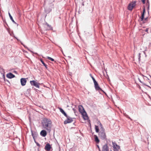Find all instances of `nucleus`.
Listing matches in <instances>:
<instances>
[{
	"label": "nucleus",
	"mask_w": 151,
	"mask_h": 151,
	"mask_svg": "<svg viewBox=\"0 0 151 151\" xmlns=\"http://www.w3.org/2000/svg\"><path fill=\"white\" fill-rule=\"evenodd\" d=\"M42 124V127L44 129L49 132H50L52 126V122L50 119L47 118L43 119Z\"/></svg>",
	"instance_id": "1"
},
{
	"label": "nucleus",
	"mask_w": 151,
	"mask_h": 151,
	"mask_svg": "<svg viewBox=\"0 0 151 151\" xmlns=\"http://www.w3.org/2000/svg\"><path fill=\"white\" fill-rule=\"evenodd\" d=\"M99 125L100 127H101V131L99 134V137L102 139H106V135L104 131V129L102 127V125L101 123H100Z\"/></svg>",
	"instance_id": "2"
},
{
	"label": "nucleus",
	"mask_w": 151,
	"mask_h": 151,
	"mask_svg": "<svg viewBox=\"0 0 151 151\" xmlns=\"http://www.w3.org/2000/svg\"><path fill=\"white\" fill-rule=\"evenodd\" d=\"M78 108L79 111L82 114L84 119L85 120L88 119V116L82 106L81 105L79 106Z\"/></svg>",
	"instance_id": "3"
},
{
	"label": "nucleus",
	"mask_w": 151,
	"mask_h": 151,
	"mask_svg": "<svg viewBox=\"0 0 151 151\" xmlns=\"http://www.w3.org/2000/svg\"><path fill=\"white\" fill-rule=\"evenodd\" d=\"M136 1H133L129 3L128 6V9L129 11H132V9L135 7L136 6Z\"/></svg>",
	"instance_id": "4"
},
{
	"label": "nucleus",
	"mask_w": 151,
	"mask_h": 151,
	"mask_svg": "<svg viewBox=\"0 0 151 151\" xmlns=\"http://www.w3.org/2000/svg\"><path fill=\"white\" fill-rule=\"evenodd\" d=\"M113 147L114 151H118L120 148V146L118 145L115 142H112Z\"/></svg>",
	"instance_id": "5"
},
{
	"label": "nucleus",
	"mask_w": 151,
	"mask_h": 151,
	"mask_svg": "<svg viewBox=\"0 0 151 151\" xmlns=\"http://www.w3.org/2000/svg\"><path fill=\"white\" fill-rule=\"evenodd\" d=\"M30 83L32 86H34L38 88H40L39 85L40 84L39 83L37 82L36 81L34 80L30 81Z\"/></svg>",
	"instance_id": "6"
},
{
	"label": "nucleus",
	"mask_w": 151,
	"mask_h": 151,
	"mask_svg": "<svg viewBox=\"0 0 151 151\" xmlns=\"http://www.w3.org/2000/svg\"><path fill=\"white\" fill-rule=\"evenodd\" d=\"M66 117H67V119L64 121V124H67L73 122V120L72 118L68 116L67 115V116Z\"/></svg>",
	"instance_id": "7"
},
{
	"label": "nucleus",
	"mask_w": 151,
	"mask_h": 151,
	"mask_svg": "<svg viewBox=\"0 0 151 151\" xmlns=\"http://www.w3.org/2000/svg\"><path fill=\"white\" fill-rule=\"evenodd\" d=\"M20 82L21 85L22 86H24L26 85L27 81L26 78H22L21 79Z\"/></svg>",
	"instance_id": "8"
},
{
	"label": "nucleus",
	"mask_w": 151,
	"mask_h": 151,
	"mask_svg": "<svg viewBox=\"0 0 151 151\" xmlns=\"http://www.w3.org/2000/svg\"><path fill=\"white\" fill-rule=\"evenodd\" d=\"M51 147L50 145L47 143L46 144L45 147V149L47 151H50L51 149Z\"/></svg>",
	"instance_id": "9"
},
{
	"label": "nucleus",
	"mask_w": 151,
	"mask_h": 151,
	"mask_svg": "<svg viewBox=\"0 0 151 151\" xmlns=\"http://www.w3.org/2000/svg\"><path fill=\"white\" fill-rule=\"evenodd\" d=\"M94 84L95 88L96 90L99 91H101L103 92V91L100 88L99 86L97 83H96V84L95 83Z\"/></svg>",
	"instance_id": "10"
},
{
	"label": "nucleus",
	"mask_w": 151,
	"mask_h": 151,
	"mask_svg": "<svg viewBox=\"0 0 151 151\" xmlns=\"http://www.w3.org/2000/svg\"><path fill=\"white\" fill-rule=\"evenodd\" d=\"M6 77L9 78H11L14 77L15 76L11 73H8L6 75Z\"/></svg>",
	"instance_id": "11"
},
{
	"label": "nucleus",
	"mask_w": 151,
	"mask_h": 151,
	"mask_svg": "<svg viewBox=\"0 0 151 151\" xmlns=\"http://www.w3.org/2000/svg\"><path fill=\"white\" fill-rule=\"evenodd\" d=\"M40 134L43 137H45L46 136L47 133L45 130H43L41 131L40 132Z\"/></svg>",
	"instance_id": "12"
},
{
	"label": "nucleus",
	"mask_w": 151,
	"mask_h": 151,
	"mask_svg": "<svg viewBox=\"0 0 151 151\" xmlns=\"http://www.w3.org/2000/svg\"><path fill=\"white\" fill-rule=\"evenodd\" d=\"M145 12V8H144L143 9V12L142 14V15L140 17V19L141 21H144V14Z\"/></svg>",
	"instance_id": "13"
},
{
	"label": "nucleus",
	"mask_w": 151,
	"mask_h": 151,
	"mask_svg": "<svg viewBox=\"0 0 151 151\" xmlns=\"http://www.w3.org/2000/svg\"><path fill=\"white\" fill-rule=\"evenodd\" d=\"M45 27L46 28V30H50L52 28L51 26L47 24H46Z\"/></svg>",
	"instance_id": "14"
},
{
	"label": "nucleus",
	"mask_w": 151,
	"mask_h": 151,
	"mask_svg": "<svg viewBox=\"0 0 151 151\" xmlns=\"http://www.w3.org/2000/svg\"><path fill=\"white\" fill-rule=\"evenodd\" d=\"M9 15L11 20L12 21V22L13 23H14L15 24H17V25L18 26V24H17V23L14 21L12 17V16L11 14L9 12Z\"/></svg>",
	"instance_id": "15"
},
{
	"label": "nucleus",
	"mask_w": 151,
	"mask_h": 151,
	"mask_svg": "<svg viewBox=\"0 0 151 151\" xmlns=\"http://www.w3.org/2000/svg\"><path fill=\"white\" fill-rule=\"evenodd\" d=\"M60 111L65 116H67V114H66V113L62 109V108H60Z\"/></svg>",
	"instance_id": "16"
},
{
	"label": "nucleus",
	"mask_w": 151,
	"mask_h": 151,
	"mask_svg": "<svg viewBox=\"0 0 151 151\" xmlns=\"http://www.w3.org/2000/svg\"><path fill=\"white\" fill-rule=\"evenodd\" d=\"M94 137L95 141L97 143H99V139L98 138L97 136L96 135H94Z\"/></svg>",
	"instance_id": "17"
},
{
	"label": "nucleus",
	"mask_w": 151,
	"mask_h": 151,
	"mask_svg": "<svg viewBox=\"0 0 151 151\" xmlns=\"http://www.w3.org/2000/svg\"><path fill=\"white\" fill-rule=\"evenodd\" d=\"M90 76L92 78L94 84L95 83L96 84V83H97V82L96 81V80H95V78H93V77L92 76V75L91 74H90Z\"/></svg>",
	"instance_id": "18"
},
{
	"label": "nucleus",
	"mask_w": 151,
	"mask_h": 151,
	"mask_svg": "<svg viewBox=\"0 0 151 151\" xmlns=\"http://www.w3.org/2000/svg\"><path fill=\"white\" fill-rule=\"evenodd\" d=\"M95 129L96 132H99V128L98 126L95 125Z\"/></svg>",
	"instance_id": "19"
},
{
	"label": "nucleus",
	"mask_w": 151,
	"mask_h": 151,
	"mask_svg": "<svg viewBox=\"0 0 151 151\" xmlns=\"http://www.w3.org/2000/svg\"><path fill=\"white\" fill-rule=\"evenodd\" d=\"M47 58L48 59L52 61H54V60L53 59L49 57H47Z\"/></svg>",
	"instance_id": "20"
},
{
	"label": "nucleus",
	"mask_w": 151,
	"mask_h": 151,
	"mask_svg": "<svg viewBox=\"0 0 151 151\" xmlns=\"http://www.w3.org/2000/svg\"><path fill=\"white\" fill-rule=\"evenodd\" d=\"M40 61H41V62H42V63L43 64V65H45V64L44 63V62H43V61L42 60V59H40Z\"/></svg>",
	"instance_id": "21"
},
{
	"label": "nucleus",
	"mask_w": 151,
	"mask_h": 151,
	"mask_svg": "<svg viewBox=\"0 0 151 151\" xmlns=\"http://www.w3.org/2000/svg\"><path fill=\"white\" fill-rule=\"evenodd\" d=\"M148 29H149V28H147L145 30V31L147 32V33H148Z\"/></svg>",
	"instance_id": "22"
},
{
	"label": "nucleus",
	"mask_w": 151,
	"mask_h": 151,
	"mask_svg": "<svg viewBox=\"0 0 151 151\" xmlns=\"http://www.w3.org/2000/svg\"><path fill=\"white\" fill-rule=\"evenodd\" d=\"M140 55H141V54L140 53H139V60H140V57H141Z\"/></svg>",
	"instance_id": "23"
},
{
	"label": "nucleus",
	"mask_w": 151,
	"mask_h": 151,
	"mask_svg": "<svg viewBox=\"0 0 151 151\" xmlns=\"http://www.w3.org/2000/svg\"><path fill=\"white\" fill-rule=\"evenodd\" d=\"M143 4H145V0H141Z\"/></svg>",
	"instance_id": "24"
},
{
	"label": "nucleus",
	"mask_w": 151,
	"mask_h": 151,
	"mask_svg": "<svg viewBox=\"0 0 151 151\" xmlns=\"http://www.w3.org/2000/svg\"><path fill=\"white\" fill-rule=\"evenodd\" d=\"M44 65L45 67L46 68H47V65L46 64H45V65Z\"/></svg>",
	"instance_id": "25"
},
{
	"label": "nucleus",
	"mask_w": 151,
	"mask_h": 151,
	"mask_svg": "<svg viewBox=\"0 0 151 151\" xmlns=\"http://www.w3.org/2000/svg\"><path fill=\"white\" fill-rule=\"evenodd\" d=\"M73 111H74V112H75V109H73Z\"/></svg>",
	"instance_id": "26"
},
{
	"label": "nucleus",
	"mask_w": 151,
	"mask_h": 151,
	"mask_svg": "<svg viewBox=\"0 0 151 151\" xmlns=\"http://www.w3.org/2000/svg\"><path fill=\"white\" fill-rule=\"evenodd\" d=\"M147 18H145V21L147 20Z\"/></svg>",
	"instance_id": "27"
},
{
	"label": "nucleus",
	"mask_w": 151,
	"mask_h": 151,
	"mask_svg": "<svg viewBox=\"0 0 151 151\" xmlns=\"http://www.w3.org/2000/svg\"><path fill=\"white\" fill-rule=\"evenodd\" d=\"M111 151V150L110 151Z\"/></svg>",
	"instance_id": "28"
}]
</instances>
